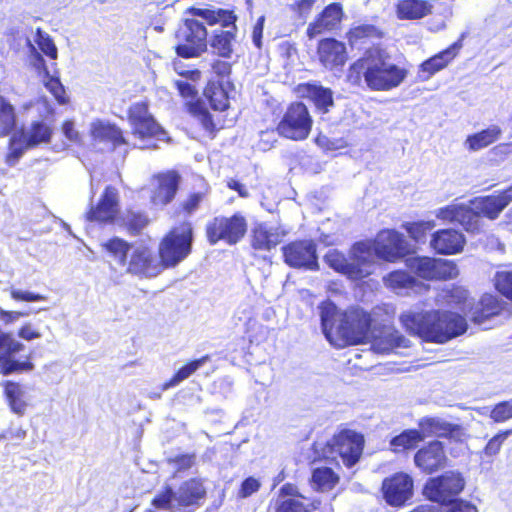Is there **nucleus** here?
<instances>
[{
    "label": "nucleus",
    "instance_id": "4",
    "mask_svg": "<svg viewBox=\"0 0 512 512\" xmlns=\"http://www.w3.org/2000/svg\"><path fill=\"white\" fill-rule=\"evenodd\" d=\"M102 246L108 253L111 265L121 273L153 277L161 271L160 262L153 255L152 250L143 244H138L132 249L131 260H125L127 242L123 239L115 237Z\"/></svg>",
    "mask_w": 512,
    "mask_h": 512
},
{
    "label": "nucleus",
    "instance_id": "32",
    "mask_svg": "<svg viewBox=\"0 0 512 512\" xmlns=\"http://www.w3.org/2000/svg\"><path fill=\"white\" fill-rule=\"evenodd\" d=\"M52 128L43 120L33 121L29 128L21 131V138L31 148L47 144L52 137Z\"/></svg>",
    "mask_w": 512,
    "mask_h": 512
},
{
    "label": "nucleus",
    "instance_id": "1",
    "mask_svg": "<svg viewBox=\"0 0 512 512\" xmlns=\"http://www.w3.org/2000/svg\"><path fill=\"white\" fill-rule=\"evenodd\" d=\"M407 75L408 71L394 63L386 49L373 47L351 65L347 77L353 84H360L363 77L371 90L388 91L401 85Z\"/></svg>",
    "mask_w": 512,
    "mask_h": 512
},
{
    "label": "nucleus",
    "instance_id": "13",
    "mask_svg": "<svg viewBox=\"0 0 512 512\" xmlns=\"http://www.w3.org/2000/svg\"><path fill=\"white\" fill-rule=\"evenodd\" d=\"M464 486L465 480L459 472L447 471L430 478L423 488V494L433 502L446 503L459 494Z\"/></svg>",
    "mask_w": 512,
    "mask_h": 512
},
{
    "label": "nucleus",
    "instance_id": "38",
    "mask_svg": "<svg viewBox=\"0 0 512 512\" xmlns=\"http://www.w3.org/2000/svg\"><path fill=\"white\" fill-rule=\"evenodd\" d=\"M207 34H186L185 41L176 47V52L183 58L198 57L207 49Z\"/></svg>",
    "mask_w": 512,
    "mask_h": 512
},
{
    "label": "nucleus",
    "instance_id": "62",
    "mask_svg": "<svg viewBox=\"0 0 512 512\" xmlns=\"http://www.w3.org/2000/svg\"><path fill=\"white\" fill-rule=\"evenodd\" d=\"M203 193H194L191 194L188 199L183 203V209L188 213L192 214L197 210L199 204L203 200Z\"/></svg>",
    "mask_w": 512,
    "mask_h": 512
},
{
    "label": "nucleus",
    "instance_id": "18",
    "mask_svg": "<svg viewBox=\"0 0 512 512\" xmlns=\"http://www.w3.org/2000/svg\"><path fill=\"white\" fill-rule=\"evenodd\" d=\"M512 202L511 191H503L498 195L478 197L470 201V209L477 216V232L481 229V216L490 220L498 218L500 213Z\"/></svg>",
    "mask_w": 512,
    "mask_h": 512
},
{
    "label": "nucleus",
    "instance_id": "24",
    "mask_svg": "<svg viewBox=\"0 0 512 512\" xmlns=\"http://www.w3.org/2000/svg\"><path fill=\"white\" fill-rule=\"evenodd\" d=\"M120 197L117 188L107 186L95 208L87 213L90 221L110 222L119 212Z\"/></svg>",
    "mask_w": 512,
    "mask_h": 512
},
{
    "label": "nucleus",
    "instance_id": "53",
    "mask_svg": "<svg viewBox=\"0 0 512 512\" xmlns=\"http://www.w3.org/2000/svg\"><path fill=\"white\" fill-rule=\"evenodd\" d=\"M34 42L38 49L50 59L56 60L58 56L57 47L49 34H35Z\"/></svg>",
    "mask_w": 512,
    "mask_h": 512
},
{
    "label": "nucleus",
    "instance_id": "28",
    "mask_svg": "<svg viewBox=\"0 0 512 512\" xmlns=\"http://www.w3.org/2000/svg\"><path fill=\"white\" fill-rule=\"evenodd\" d=\"M505 314L506 317L512 315V310L506 309V303L498 299V297L485 294L481 297L480 302L472 313V320L477 324H483L487 319Z\"/></svg>",
    "mask_w": 512,
    "mask_h": 512
},
{
    "label": "nucleus",
    "instance_id": "40",
    "mask_svg": "<svg viewBox=\"0 0 512 512\" xmlns=\"http://www.w3.org/2000/svg\"><path fill=\"white\" fill-rule=\"evenodd\" d=\"M397 12L400 18H422L430 12L427 2L421 0H403L398 4Z\"/></svg>",
    "mask_w": 512,
    "mask_h": 512
},
{
    "label": "nucleus",
    "instance_id": "41",
    "mask_svg": "<svg viewBox=\"0 0 512 512\" xmlns=\"http://www.w3.org/2000/svg\"><path fill=\"white\" fill-rule=\"evenodd\" d=\"M204 95L208 99L212 109L223 111L228 107V96L223 88V82H209L204 90Z\"/></svg>",
    "mask_w": 512,
    "mask_h": 512
},
{
    "label": "nucleus",
    "instance_id": "56",
    "mask_svg": "<svg viewBox=\"0 0 512 512\" xmlns=\"http://www.w3.org/2000/svg\"><path fill=\"white\" fill-rule=\"evenodd\" d=\"M510 435H512V430H506V431L498 433L493 438H491L484 449L485 454L488 456L496 455L500 451V448H501V445L503 444V442Z\"/></svg>",
    "mask_w": 512,
    "mask_h": 512
},
{
    "label": "nucleus",
    "instance_id": "39",
    "mask_svg": "<svg viewBox=\"0 0 512 512\" xmlns=\"http://www.w3.org/2000/svg\"><path fill=\"white\" fill-rule=\"evenodd\" d=\"M424 440V435L419 430H405L401 434L393 437L390 446L393 452L399 453L405 450L415 448L418 443Z\"/></svg>",
    "mask_w": 512,
    "mask_h": 512
},
{
    "label": "nucleus",
    "instance_id": "57",
    "mask_svg": "<svg viewBox=\"0 0 512 512\" xmlns=\"http://www.w3.org/2000/svg\"><path fill=\"white\" fill-rule=\"evenodd\" d=\"M11 297L17 301L35 302L46 300V296L30 291L11 289Z\"/></svg>",
    "mask_w": 512,
    "mask_h": 512
},
{
    "label": "nucleus",
    "instance_id": "64",
    "mask_svg": "<svg viewBox=\"0 0 512 512\" xmlns=\"http://www.w3.org/2000/svg\"><path fill=\"white\" fill-rule=\"evenodd\" d=\"M63 134L71 142H78L80 136L77 130H75L74 123L72 121H65L62 126Z\"/></svg>",
    "mask_w": 512,
    "mask_h": 512
},
{
    "label": "nucleus",
    "instance_id": "35",
    "mask_svg": "<svg viewBox=\"0 0 512 512\" xmlns=\"http://www.w3.org/2000/svg\"><path fill=\"white\" fill-rule=\"evenodd\" d=\"M284 234L277 227L259 225L253 232V247L260 250H270L278 245Z\"/></svg>",
    "mask_w": 512,
    "mask_h": 512
},
{
    "label": "nucleus",
    "instance_id": "3",
    "mask_svg": "<svg viewBox=\"0 0 512 512\" xmlns=\"http://www.w3.org/2000/svg\"><path fill=\"white\" fill-rule=\"evenodd\" d=\"M400 321L404 328L424 341L445 343L461 335L467 329L464 317L447 311H406L401 314Z\"/></svg>",
    "mask_w": 512,
    "mask_h": 512
},
{
    "label": "nucleus",
    "instance_id": "59",
    "mask_svg": "<svg viewBox=\"0 0 512 512\" xmlns=\"http://www.w3.org/2000/svg\"><path fill=\"white\" fill-rule=\"evenodd\" d=\"M261 484L259 480L253 477H248L245 479L242 484L241 488L239 490V496L241 498H247L257 492L260 488Z\"/></svg>",
    "mask_w": 512,
    "mask_h": 512
},
{
    "label": "nucleus",
    "instance_id": "15",
    "mask_svg": "<svg viewBox=\"0 0 512 512\" xmlns=\"http://www.w3.org/2000/svg\"><path fill=\"white\" fill-rule=\"evenodd\" d=\"M350 279L358 280L372 274L376 259V249L371 242H357L350 251Z\"/></svg>",
    "mask_w": 512,
    "mask_h": 512
},
{
    "label": "nucleus",
    "instance_id": "63",
    "mask_svg": "<svg viewBox=\"0 0 512 512\" xmlns=\"http://www.w3.org/2000/svg\"><path fill=\"white\" fill-rule=\"evenodd\" d=\"M194 461L195 457L193 455H181L170 460L178 470L189 469L193 466Z\"/></svg>",
    "mask_w": 512,
    "mask_h": 512
},
{
    "label": "nucleus",
    "instance_id": "8",
    "mask_svg": "<svg viewBox=\"0 0 512 512\" xmlns=\"http://www.w3.org/2000/svg\"><path fill=\"white\" fill-rule=\"evenodd\" d=\"M192 227L183 224L172 230L159 245L161 268L172 267L183 261L191 251Z\"/></svg>",
    "mask_w": 512,
    "mask_h": 512
},
{
    "label": "nucleus",
    "instance_id": "2",
    "mask_svg": "<svg viewBox=\"0 0 512 512\" xmlns=\"http://www.w3.org/2000/svg\"><path fill=\"white\" fill-rule=\"evenodd\" d=\"M322 331L326 339L336 347L365 343L370 340L371 319L363 310L342 313L331 301L320 307Z\"/></svg>",
    "mask_w": 512,
    "mask_h": 512
},
{
    "label": "nucleus",
    "instance_id": "46",
    "mask_svg": "<svg viewBox=\"0 0 512 512\" xmlns=\"http://www.w3.org/2000/svg\"><path fill=\"white\" fill-rule=\"evenodd\" d=\"M434 227V221L406 222L403 224V228L407 231L410 238L416 242H424L427 233Z\"/></svg>",
    "mask_w": 512,
    "mask_h": 512
},
{
    "label": "nucleus",
    "instance_id": "30",
    "mask_svg": "<svg viewBox=\"0 0 512 512\" xmlns=\"http://www.w3.org/2000/svg\"><path fill=\"white\" fill-rule=\"evenodd\" d=\"M4 394L11 411L14 414L23 416L30 400L26 387L19 383L6 382Z\"/></svg>",
    "mask_w": 512,
    "mask_h": 512
},
{
    "label": "nucleus",
    "instance_id": "27",
    "mask_svg": "<svg viewBox=\"0 0 512 512\" xmlns=\"http://www.w3.org/2000/svg\"><path fill=\"white\" fill-rule=\"evenodd\" d=\"M368 342L371 343L372 350L380 354H387L395 348L409 346V341L391 328H384L379 334H375L373 331Z\"/></svg>",
    "mask_w": 512,
    "mask_h": 512
},
{
    "label": "nucleus",
    "instance_id": "60",
    "mask_svg": "<svg viewBox=\"0 0 512 512\" xmlns=\"http://www.w3.org/2000/svg\"><path fill=\"white\" fill-rule=\"evenodd\" d=\"M174 83H175V86L177 87L180 95L183 98L193 100L196 97L197 91H196L194 85H192L187 80H176Z\"/></svg>",
    "mask_w": 512,
    "mask_h": 512
},
{
    "label": "nucleus",
    "instance_id": "17",
    "mask_svg": "<svg viewBox=\"0 0 512 512\" xmlns=\"http://www.w3.org/2000/svg\"><path fill=\"white\" fill-rule=\"evenodd\" d=\"M285 262L294 268L316 269V245L311 240L294 241L283 247Z\"/></svg>",
    "mask_w": 512,
    "mask_h": 512
},
{
    "label": "nucleus",
    "instance_id": "43",
    "mask_svg": "<svg viewBox=\"0 0 512 512\" xmlns=\"http://www.w3.org/2000/svg\"><path fill=\"white\" fill-rule=\"evenodd\" d=\"M16 126V114L13 105L0 96V137L10 134Z\"/></svg>",
    "mask_w": 512,
    "mask_h": 512
},
{
    "label": "nucleus",
    "instance_id": "54",
    "mask_svg": "<svg viewBox=\"0 0 512 512\" xmlns=\"http://www.w3.org/2000/svg\"><path fill=\"white\" fill-rule=\"evenodd\" d=\"M123 221L131 231L139 232L148 224L149 220L142 212L128 210Z\"/></svg>",
    "mask_w": 512,
    "mask_h": 512
},
{
    "label": "nucleus",
    "instance_id": "42",
    "mask_svg": "<svg viewBox=\"0 0 512 512\" xmlns=\"http://www.w3.org/2000/svg\"><path fill=\"white\" fill-rule=\"evenodd\" d=\"M339 477L331 468L322 467L314 469L311 482L319 491H329L338 483Z\"/></svg>",
    "mask_w": 512,
    "mask_h": 512
},
{
    "label": "nucleus",
    "instance_id": "29",
    "mask_svg": "<svg viewBox=\"0 0 512 512\" xmlns=\"http://www.w3.org/2000/svg\"><path fill=\"white\" fill-rule=\"evenodd\" d=\"M32 55H31V63L34 68L38 71L39 74H43V82L46 88L53 94L55 99L60 103L64 104L66 102L65 98V90L61 82L58 78L50 75L48 68L45 65V61L40 55V53L36 50L34 46L31 45Z\"/></svg>",
    "mask_w": 512,
    "mask_h": 512
},
{
    "label": "nucleus",
    "instance_id": "45",
    "mask_svg": "<svg viewBox=\"0 0 512 512\" xmlns=\"http://www.w3.org/2000/svg\"><path fill=\"white\" fill-rule=\"evenodd\" d=\"M313 504L306 498H283L277 500L276 512H311Z\"/></svg>",
    "mask_w": 512,
    "mask_h": 512
},
{
    "label": "nucleus",
    "instance_id": "34",
    "mask_svg": "<svg viewBox=\"0 0 512 512\" xmlns=\"http://www.w3.org/2000/svg\"><path fill=\"white\" fill-rule=\"evenodd\" d=\"M501 134L502 130L499 126L491 125L487 129L469 135L464 142V147L472 152L479 151L496 142Z\"/></svg>",
    "mask_w": 512,
    "mask_h": 512
},
{
    "label": "nucleus",
    "instance_id": "16",
    "mask_svg": "<svg viewBox=\"0 0 512 512\" xmlns=\"http://www.w3.org/2000/svg\"><path fill=\"white\" fill-rule=\"evenodd\" d=\"M414 482L412 477L403 472L384 479L382 493L385 501L391 506H401L413 496Z\"/></svg>",
    "mask_w": 512,
    "mask_h": 512
},
{
    "label": "nucleus",
    "instance_id": "58",
    "mask_svg": "<svg viewBox=\"0 0 512 512\" xmlns=\"http://www.w3.org/2000/svg\"><path fill=\"white\" fill-rule=\"evenodd\" d=\"M316 0H296L291 4V10L305 19L311 12Z\"/></svg>",
    "mask_w": 512,
    "mask_h": 512
},
{
    "label": "nucleus",
    "instance_id": "44",
    "mask_svg": "<svg viewBox=\"0 0 512 512\" xmlns=\"http://www.w3.org/2000/svg\"><path fill=\"white\" fill-rule=\"evenodd\" d=\"M208 360L209 356L206 355L183 366L168 382L163 384L162 389L168 390L171 387L177 386L190 375H192L195 371H197L200 367H202Z\"/></svg>",
    "mask_w": 512,
    "mask_h": 512
},
{
    "label": "nucleus",
    "instance_id": "6",
    "mask_svg": "<svg viewBox=\"0 0 512 512\" xmlns=\"http://www.w3.org/2000/svg\"><path fill=\"white\" fill-rule=\"evenodd\" d=\"M206 490L200 480L190 479L180 485L177 491L166 486L152 500L158 509L173 510L176 507L198 505L204 499Z\"/></svg>",
    "mask_w": 512,
    "mask_h": 512
},
{
    "label": "nucleus",
    "instance_id": "51",
    "mask_svg": "<svg viewBox=\"0 0 512 512\" xmlns=\"http://www.w3.org/2000/svg\"><path fill=\"white\" fill-rule=\"evenodd\" d=\"M386 286L397 291L409 288L414 283V278L404 271H394L384 278Z\"/></svg>",
    "mask_w": 512,
    "mask_h": 512
},
{
    "label": "nucleus",
    "instance_id": "20",
    "mask_svg": "<svg viewBox=\"0 0 512 512\" xmlns=\"http://www.w3.org/2000/svg\"><path fill=\"white\" fill-rule=\"evenodd\" d=\"M179 176L172 171L154 176L150 180V199L155 206H164L172 201L178 189Z\"/></svg>",
    "mask_w": 512,
    "mask_h": 512
},
{
    "label": "nucleus",
    "instance_id": "47",
    "mask_svg": "<svg viewBox=\"0 0 512 512\" xmlns=\"http://www.w3.org/2000/svg\"><path fill=\"white\" fill-rule=\"evenodd\" d=\"M325 261L335 271H338L346 275L348 278H350V258L347 259L342 253H340L337 250H330L325 255Z\"/></svg>",
    "mask_w": 512,
    "mask_h": 512
},
{
    "label": "nucleus",
    "instance_id": "19",
    "mask_svg": "<svg viewBox=\"0 0 512 512\" xmlns=\"http://www.w3.org/2000/svg\"><path fill=\"white\" fill-rule=\"evenodd\" d=\"M447 460L444 445L437 440L423 446L414 455L415 466L426 474H432L443 469Z\"/></svg>",
    "mask_w": 512,
    "mask_h": 512
},
{
    "label": "nucleus",
    "instance_id": "31",
    "mask_svg": "<svg viewBox=\"0 0 512 512\" xmlns=\"http://www.w3.org/2000/svg\"><path fill=\"white\" fill-rule=\"evenodd\" d=\"M299 93L310 99L323 113L333 106L332 91L317 84L307 83L299 87Z\"/></svg>",
    "mask_w": 512,
    "mask_h": 512
},
{
    "label": "nucleus",
    "instance_id": "9",
    "mask_svg": "<svg viewBox=\"0 0 512 512\" xmlns=\"http://www.w3.org/2000/svg\"><path fill=\"white\" fill-rule=\"evenodd\" d=\"M184 16L185 26L190 32H206L204 22L210 26L219 24L223 28H236L237 16L228 9L191 7Z\"/></svg>",
    "mask_w": 512,
    "mask_h": 512
},
{
    "label": "nucleus",
    "instance_id": "7",
    "mask_svg": "<svg viewBox=\"0 0 512 512\" xmlns=\"http://www.w3.org/2000/svg\"><path fill=\"white\" fill-rule=\"evenodd\" d=\"M363 444L364 439L361 434L352 430H343L326 443L322 455L333 460L340 457L345 466L352 467L362 454Z\"/></svg>",
    "mask_w": 512,
    "mask_h": 512
},
{
    "label": "nucleus",
    "instance_id": "14",
    "mask_svg": "<svg viewBox=\"0 0 512 512\" xmlns=\"http://www.w3.org/2000/svg\"><path fill=\"white\" fill-rule=\"evenodd\" d=\"M373 245L378 259L395 262L403 258L409 252V244L404 235L393 229L380 231Z\"/></svg>",
    "mask_w": 512,
    "mask_h": 512
},
{
    "label": "nucleus",
    "instance_id": "25",
    "mask_svg": "<svg viewBox=\"0 0 512 512\" xmlns=\"http://www.w3.org/2000/svg\"><path fill=\"white\" fill-rule=\"evenodd\" d=\"M465 237L454 229H443L432 235L430 246L437 253L452 255L461 252L465 245Z\"/></svg>",
    "mask_w": 512,
    "mask_h": 512
},
{
    "label": "nucleus",
    "instance_id": "36",
    "mask_svg": "<svg viewBox=\"0 0 512 512\" xmlns=\"http://www.w3.org/2000/svg\"><path fill=\"white\" fill-rule=\"evenodd\" d=\"M91 135L95 140L106 141L118 146L126 143L122 131L108 122L97 120L91 124Z\"/></svg>",
    "mask_w": 512,
    "mask_h": 512
},
{
    "label": "nucleus",
    "instance_id": "21",
    "mask_svg": "<svg viewBox=\"0 0 512 512\" xmlns=\"http://www.w3.org/2000/svg\"><path fill=\"white\" fill-rule=\"evenodd\" d=\"M23 349V344L12 338L11 335L0 331V350L7 354L0 356V373L7 375L14 372L30 371L33 364L29 361H17L12 354Z\"/></svg>",
    "mask_w": 512,
    "mask_h": 512
},
{
    "label": "nucleus",
    "instance_id": "55",
    "mask_svg": "<svg viewBox=\"0 0 512 512\" xmlns=\"http://www.w3.org/2000/svg\"><path fill=\"white\" fill-rule=\"evenodd\" d=\"M491 419L497 423L505 422L512 418V399L500 402L492 409L490 413Z\"/></svg>",
    "mask_w": 512,
    "mask_h": 512
},
{
    "label": "nucleus",
    "instance_id": "11",
    "mask_svg": "<svg viewBox=\"0 0 512 512\" xmlns=\"http://www.w3.org/2000/svg\"><path fill=\"white\" fill-rule=\"evenodd\" d=\"M408 268L426 280H447L458 276V268L453 261L430 257H411L406 260Z\"/></svg>",
    "mask_w": 512,
    "mask_h": 512
},
{
    "label": "nucleus",
    "instance_id": "61",
    "mask_svg": "<svg viewBox=\"0 0 512 512\" xmlns=\"http://www.w3.org/2000/svg\"><path fill=\"white\" fill-rule=\"evenodd\" d=\"M445 512H478V510L476 506L467 501L456 500L451 502Z\"/></svg>",
    "mask_w": 512,
    "mask_h": 512
},
{
    "label": "nucleus",
    "instance_id": "26",
    "mask_svg": "<svg viewBox=\"0 0 512 512\" xmlns=\"http://www.w3.org/2000/svg\"><path fill=\"white\" fill-rule=\"evenodd\" d=\"M318 56L320 62L328 69L341 67L347 60L344 43L333 38H326L319 42Z\"/></svg>",
    "mask_w": 512,
    "mask_h": 512
},
{
    "label": "nucleus",
    "instance_id": "37",
    "mask_svg": "<svg viewBox=\"0 0 512 512\" xmlns=\"http://www.w3.org/2000/svg\"><path fill=\"white\" fill-rule=\"evenodd\" d=\"M419 431L426 437H447L453 436L459 428L439 418H424L419 422Z\"/></svg>",
    "mask_w": 512,
    "mask_h": 512
},
{
    "label": "nucleus",
    "instance_id": "10",
    "mask_svg": "<svg viewBox=\"0 0 512 512\" xmlns=\"http://www.w3.org/2000/svg\"><path fill=\"white\" fill-rule=\"evenodd\" d=\"M247 231V222L243 215L236 213L231 217L218 216L208 222L206 235L210 244L223 240L229 245L236 244Z\"/></svg>",
    "mask_w": 512,
    "mask_h": 512
},
{
    "label": "nucleus",
    "instance_id": "22",
    "mask_svg": "<svg viewBox=\"0 0 512 512\" xmlns=\"http://www.w3.org/2000/svg\"><path fill=\"white\" fill-rule=\"evenodd\" d=\"M462 48L461 41H457L448 48L440 51L419 65L417 78L419 81H428L436 73L445 69L458 55Z\"/></svg>",
    "mask_w": 512,
    "mask_h": 512
},
{
    "label": "nucleus",
    "instance_id": "33",
    "mask_svg": "<svg viewBox=\"0 0 512 512\" xmlns=\"http://www.w3.org/2000/svg\"><path fill=\"white\" fill-rule=\"evenodd\" d=\"M342 18V6L339 3H332L319 15L315 22L313 32H321L322 30H338L341 28Z\"/></svg>",
    "mask_w": 512,
    "mask_h": 512
},
{
    "label": "nucleus",
    "instance_id": "12",
    "mask_svg": "<svg viewBox=\"0 0 512 512\" xmlns=\"http://www.w3.org/2000/svg\"><path fill=\"white\" fill-rule=\"evenodd\" d=\"M312 127V119L303 103H293L287 109L277 130L280 135L292 140H304Z\"/></svg>",
    "mask_w": 512,
    "mask_h": 512
},
{
    "label": "nucleus",
    "instance_id": "5",
    "mask_svg": "<svg viewBox=\"0 0 512 512\" xmlns=\"http://www.w3.org/2000/svg\"><path fill=\"white\" fill-rule=\"evenodd\" d=\"M129 123L136 142L135 147L140 149H154V141H164L166 133L156 122L148 110L147 104L138 102L129 108Z\"/></svg>",
    "mask_w": 512,
    "mask_h": 512
},
{
    "label": "nucleus",
    "instance_id": "52",
    "mask_svg": "<svg viewBox=\"0 0 512 512\" xmlns=\"http://www.w3.org/2000/svg\"><path fill=\"white\" fill-rule=\"evenodd\" d=\"M496 289L506 298L512 300V271L502 270L494 276Z\"/></svg>",
    "mask_w": 512,
    "mask_h": 512
},
{
    "label": "nucleus",
    "instance_id": "50",
    "mask_svg": "<svg viewBox=\"0 0 512 512\" xmlns=\"http://www.w3.org/2000/svg\"><path fill=\"white\" fill-rule=\"evenodd\" d=\"M233 34H214L211 39V48L222 57H230L233 51Z\"/></svg>",
    "mask_w": 512,
    "mask_h": 512
},
{
    "label": "nucleus",
    "instance_id": "48",
    "mask_svg": "<svg viewBox=\"0 0 512 512\" xmlns=\"http://www.w3.org/2000/svg\"><path fill=\"white\" fill-rule=\"evenodd\" d=\"M21 113L36 112L39 117L46 119L53 112V109L45 97H39L34 101L24 103L20 108Z\"/></svg>",
    "mask_w": 512,
    "mask_h": 512
},
{
    "label": "nucleus",
    "instance_id": "49",
    "mask_svg": "<svg viewBox=\"0 0 512 512\" xmlns=\"http://www.w3.org/2000/svg\"><path fill=\"white\" fill-rule=\"evenodd\" d=\"M29 148L31 147L26 146V143L24 142V139L21 138L20 134L13 135L10 139L9 152L6 156V163L9 166H14L22 157L24 151Z\"/></svg>",
    "mask_w": 512,
    "mask_h": 512
},
{
    "label": "nucleus",
    "instance_id": "23",
    "mask_svg": "<svg viewBox=\"0 0 512 512\" xmlns=\"http://www.w3.org/2000/svg\"><path fill=\"white\" fill-rule=\"evenodd\" d=\"M435 215L438 219L460 224L467 232H477L478 218L469 205L452 203L439 208Z\"/></svg>",
    "mask_w": 512,
    "mask_h": 512
}]
</instances>
